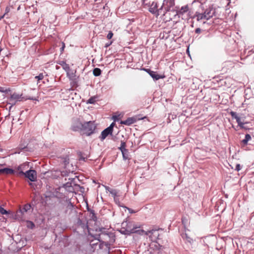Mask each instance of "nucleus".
I'll return each mask as SVG.
<instances>
[{
	"label": "nucleus",
	"instance_id": "1",
	"mask_svg": "<svg viewBox=\"0 0 254 254\" xmlns=\"http://www.w3.org/2000/svg\"><path fill=\"white\" fill-rule=\"evenodd\" d=\"M32 212L31 206L30 204H26L20 208L15 215L14 218L20 221H26Z\"/></svg>",
	"mask_w": 254,
	"mask_h": 254
},
{
	"label": "nucleus",
	"instance_id": "2",
	"mask_svg": "<svg viewBox=\"0 0 254 254\" xmlns=\"http://www.w3.org/2000/svg\"><path fill=\"white\" fill-rule=\"evenodd\" d=\"M96 127L94 121L85 122L82 131H84L87 135L89 136L94 132Z\"/></svg>",
	"mask_w": 254,
	"mask_h": 254
},
{
	"label": "nucleus",
	"instance_id": "3",
	"mask_svg": "<svg viewBox=\"0 0 254 254\" xmlns=\"http://www.w3.org/2000/svg\"><path fill=\"white\" fill-rule=\"evenodd\" d=\"M149 11L153 14H156L157 16L159 15H164L165 14L163 6L162 5L160 8H158L157 3L154 2H153L149 6Z\"/></svg>",
	"mask_w": 254,
	"mask_h": 254
},
{
	"label": "nucleus",
	"instance_id": "4",
	"mask_svg": "<svg viewBox=\"0 0 254 254\" xmlns=\"http://www.w3.org/2000/svg\"><path fill=\"white\" fill-rule=\"evenodd\" d=\"M219 8V7L215 8L213 6H209L208 8L205 9L204 12L210 19L213 16L218 17L220 15V14L218 13Z\"/></svg>",
	"mask_w": 254,
	"mask_h": 254
},
{
	"label": "nucleus",
	"instance_id": "5",
	"mask_svg": "<svg viewBox=\"0 0 254 254\" xmlns=\"http://www.w3.org/2000/svg\"><path fill=\"white\" fill-rule=\"evenodd\" d=\"M20 173L24 174L31 182L35 181L37 179V173L34 170H29L26 171L25 173L21 171Z\"/></svg>",
	"mask_w": 254,
	"mask_h": 254
},
{
	"label": "nucleus",
	"instance_id": "6",
	"mask_svg": "<svg viewBox=\"0 0 254 254\" xmlns=\"http://www.w3.org/2000/svg\"><path fill=\"white\" fill-rule=\"evenodd\" d=\"M190 12L189 13V17L192 19L196 18L197 21H199L200 20L205 19V20H209V19L207 17V16L205 14L204 11L203 12H199L198 11L195 12V14L193 16H191L190 14Z\"/></svg>",
	"mask_w": 254,
	"mask_h": 254
},
{
	"label": "nucleus",
	"instance_id": "7",
	"mask_svg": "<svg viewBox=\"0 0 254 254\" xmlns=\"http://www.w3.org/2000/svg\"><path fill=\"white\" fill-rule=\"evenodd\" d=\"M84 123H82L79 119H75L71 126V129L74 131L82 130Z\"/></svg>",
	"mask_w": 254,
	"mask_h": 254
},
{
	"label": "nucleus",
	"instance_id": "8",
	"mask_svg": "<svg viewBox=\"0 0 254 254\" xmlns=\"http://www.w3.org/2000/svg\"><path fill=\"white\" fill-rule=\"evenodd\" d=\"M175 5L174 0H164L162 6L165 14L167 11L171 10V8Z\"/></svg>",
	"mask_w": 254,
	"mask_h": 254
},
{
	"label": "nucleus",
	"instance_id": "9",
	"mask_svg": "<svg viewBox=\"0 0 254 254\" xmlns=\"http://www.w3.org/2000/svg\"><path fill=\"white\" fill-rule=\"evenodd\" d=\"M104 239L107 240L108 239L112 238L114 241H115V236L113 233H101L100 235H99L97 238L96 239L98 240L99 242H101L100 239Z\"/></svg>",
	"mask_w": 254,
	"mask_h": 254
},
{
	"label": "nucleus",
	"instance_id": "10",
	"mask_svg": "<svg viewBox=\"0 0 254 254\" xmlns=\"http://www.w3.org/2000/svg\"><path fill=\"white\" fill-rule=\"evenodd\" d=\"M136 227H133L132 228H125V227L123 226L122 229L120 230V233L124 235H129L132 233H134L136 232L135 229Z\"/></svg>",
	"mask_w": 254,
	"mask_h": 254
},
{
	"label": "nucleus",
	"instance_id": "11",
	"mask_svg": "<svg viewBox=\"0 0 254 254\" xmlns=\"http://www.w3.org/2000/svg\"><path fill=\"white\" fill-rule=\"evenodd\" d=\"M181 236L186 244H189L190 245H192L193 244L194 240L190 238L186 232L183 233L181 234Z\"/></svg>",
	"mask_w": 254,
	"mask_h": 254
},
{
	"label": "nucleus",
	"instance_id": "12",
	"mask_svg": "<svg viewBox=\"0 0 254 254\" xmlns=\"http://www.w3.org/2000/svg\"><path fill=\"white\" fill-rule=\"evenodd\" d=\"M112 133L113 131L109 129L108 127L106 128L101 132V135L100 136L101 140L103 141L109 135H112Z\"/></svg>",
	"mask_w": 254,
	"mask_h": 254
},
{
	"label": "nucleus",
	"instance_id": "13",
	"mask_svg": "<svg viewBox=\"0 0 254 254\" xmlns=\"http://www.w3.org/2000/svg\"><path fill=\"white\" fill-rule=\"evenodd\" d=\"M136 122V119L134 117H129L125 121H121L120 124L127 126H130Z\"/></svg>",
	"mask_w": 254,
	"mask_h": 254
},
{
	"label": "nucleus",
	"instance_id": "14",
	"mask_svg": "<svg viewBox=\"0 0 254 254\" xmlns=\"http://www.w3.org/2000/svg\"><path fill=\"white\" fill-rule=\"evenodd\" d=\"M63 68V69L66 72L67 76L69 75V71L70 70L69 66L64 61H61L59 63Z\"/></svg>",
	"mask_w": 254,
	"mask_h": 254
},
{
	"label": "nucleus",
	"instance_id": "15",
	"mask_svg": "<svg viewBox=\"0 0 254 254\" xmlns=\"http://www.w3.org/2000/svg\"><path fill=\"white\" fill-rule=\"evenodd\" d=\"M14 172V171L11 168H4L0 169V174L9 175L13 174Z\"/></svg>",
	"mask_w": 254,
	"mask_h": 254
},
{
	"label": "nucleus",
	"instance_id": "16",
	"mask_svg": "<svg viewBox=\"0 0 254 254\" xmlns=\"http://www.w3.org/2000/svg\"><path fill=\"white\" fill-rule=\"evenodd\" d=\"M21 96V95H19L16 93H14L11 95L9 98V101H15L16 102L18 101H20L21 100V99L22 98Z\"/></svg>",
	"mask_w": 254,
	"mask_h": 254
},
{
	"label": "nucleus",
	"instance_id": "17",
	"mask_svg": "<svg viewBox=\"0 0 254 254\" xmlns=\"http://www.w3.org/2000/svg\"><path fill=\"white\" fill-rule=\"evenodd\" d=\"M154 80L157 81L160 79H163L165 77V76L163 75L158 74L156 72L154 71L153 73L152 74V76H151Z\"/></svg>",
	"mask_w": 254,
	"mask_h": 254
},
{
	"label": "nucleus",
	"instance_id": "18",
	"mask_svg": "<svg viewBox=\"0 0 254 254\" xmlns=\"http://www.w3.org/2000/svg\"><path fill=\"white\" fill-rule=\"evenodd\" d=\"M252 139L251 136L249 134H246L245 135V138L242 140V143L244 145L248 144V142L249 140Z\"/></svg>",
	"mask_w": 254,
	"mask_h": 254
},
{
	"label": "nucleus",
	"instance_id": "19",
	"mask_svg": "<svg viewBox=\"0 0 254 254\" xmlns=\"http://www.w3.org/2000/svg\"><path fill=\"white\" fill-rule=\"evenodd\" d=\"M69 158L67 156H65L61 158V160L64 164V167L66 168L67 165L69 164Z\"/></svg>",
	"mask_w": 254,
	"mask_h": 254
},
{
	"label": "nucleus",
	"instance_id": "20",
	"mask_svg": "<svg viewBox=\"0 0 254 254\" xmlns=\"http://www.w3.org/2000/svg\"><path fill=\"white\" fill-rule=\"evenodd\" d=\"M146 235H153L155 236H159L157 230L152 229L151 230L147 231L145 232Z\"/></svg>",
	"mask_w": 254,
	"mask_h": 254
},
{
	"label": "nucleus",
	"instance_id": "21",
	"mask_svg": "<svg viewBox=\"0 0 254 254\" xmlns=\"http://www.w3.org/2000/svg\"><path fill=\"white\" fill-rule=\"evenodd\" d=\"M101 73V70L98 67L95 68L93 70V74L95 76H98Z\"/></svg>",
	"mask_w": 254,
	"mask_h": 254
},
{
	"label": "nucleus",
	"instance_id": "22",
	"mask_svg": "<svg viewBox=\"0 0 254 254\" xmlns=\"http://www.w3.org/2000/svg\"><path fill=\"white\" fill-rule=\"evenodd\" d=\"M126 143L124 141H121V146L119 148V149L121 150V151L122 152V151H126V150H127L126 148Z\"/></svg>",
	"mask_w": 254,
	"mask_h": 254
},
{
	"label": "nucleus",
	"instance_id": "23",
	"mask_svg": "<svg viewBox=\"0 0 254 254\" xmlns=\"http://www.w3.org/2000/svg\"><path fill=\"white\" fill-rule=\"evenodd\" d=\"M189 10L188 6L185 5L181 7L180 11L179 12L180 14H183L186 12H187Z\"/></svg>",
	"mask_w": 254,
	"mask_h": 254
},
{
	"label": "nucleus",
	"instance_id": "24",
	"mask_svg": "<svg viewBox=\"0 0 254 254\" xmlns=\"http://www.w3.org/2000/svg\"><path fill=\"white\" fill-rule=\"evenodd\" d=\"M90 217L94 221H96L97 220V218L94 210H91V212H90Z\"/></svg>",
	"mask_w": 254,
	"mask_h": 254
},
{
	"label": "nucleus",
	"instance_id": "25",
	"mask_svg": "<svg viewBox=\"0 0 254 254\" xmlns=\"http://www.w3.org/2000/svg\"><path fill=\"white\" fill-rule=\"evenodd\" d=\"M128 150H126V151H122V153L123 155V157L124 160H127L128 159Z\"/></svg>",
	"mask_w": 254,
	"mask_h": 254
},
{
	"label": "nucleus",
	"instance_id": "26",
	"mask_svg": "<svg viewBox=\"0 0 254 254\" xmlns=\"http://www.w3.org/2000/svg\"><path fill=\"white\" fill-rule=\"evenodd\" d=\"M74 207V205L70 200H68L66 206V208L69 210H72Z\"/></svg>",
	"mask_w": 254,
	"mask_h": 254
},
{
	"label": "nucleus",
	"instance_id": "27",
	"mask_svg": "<svg viewBox=\"0 0 254 254\" xmlns=\"http://www.w3.org/2000/svg\"><path fill=\"white\" fill-rule=\"evenodd\" d=\"M122 226H124V227L126 226L125 228H132L131 223L130 222H123L122 223Z\"/></svg>",
	"mask_w": 254,
	"mask_h": 254
},
{
	"label": "nucleus",
	"instance_id": "28",
	"mask_svg": "<svg viewBox=\"0 0 254 254\" xmlns=\"http://www.w3.org/2000/svg\"><path fill=\"white\" fill-rule=\"evenodd\" d=\"M110 193L112 194V195L113 196V197H116V196H117V194H118V191L116 190L115 189H112V190H110Z\"/></svg>",
	"mask_w": 254,
	"mask_h": 254
},
{
	"label": "nucleus",
	"instance_id": "29",
	"mask_svg": "<svg viewBox=\"0 0 254 254\" xmlns=\"http://www.w3.org/2000/svg\"><path fill=\"white\" fill-rule=\"evenodd\" d=\"M230 114L232 116V118L235 119V120H236L239 117L237 113L234 111H231L230 112Z\"/></svg>",
	"mask_w": 254,
	"mask_h": 254
},
{
	"label": "nucleus",
	"instance_id": "30",
	"mask_svg": "<svg viewBox=\"0 0 254 254\" xmlns=\"http://www.w3.org/2000/svg\"><path fill=\"white\" fill-rule=\"evenodd\" d=\"M0 213L1 214H7L9 212L4 209L1 206H0Z\"/></svg>",
	"mask_w": 254,
	"mask_h": 254
},
{
	"label": "nucleus",
	"instance_id": "31",
	"mask_svg": "<svg viewBox=\"0 0 254 254\" xmlns=\"http://www.w3.org/2000/svg\"><path fill=\"white\" fill-rule=\"evenodd\" d=\"M27 223L28 224L27 226L28 228L33 229L35 227V224L33 222L31 221H27Z\"/></svg>",
	"mask_w": 254,
	"mask_h": 254
},
{
	"label": "nucleus",
	"instance_id": "32",
	"mask_svg": "<svg viewBox=\"0 0 254 254\" xmlns=\"http://www.w3.org/2000/svg\"><path fill=\"white\" fill-rule=\"evenodd\" d=\"M44 78V75L43 73L39 74L38 75L35 77V79H37L38 81L43 79Z\"/></svg>",
	"mask_w": 254,
	"mask_h": 254
},
{
	"label": "nucleus",
	"instance_id": "33",
	"mask_svg": "<svg viewBox=\"0 0 254 254\" xmlns=\"http://www.w3.org/2000/svg\"><path fill=\"white\" fill-rule=\"evenodd\" d=\"M95 102V97H91L87 101V103H89V104H94Z\"/></svg>",
	"mask_w": 254,
	"mask_h": 254
},
{
	"label": "nucleus",
	"instance_id": "34",
	"mask_svg": "<svg viewBox=\"0 0 254 254\" xmlns=\"http://www.w3.org/2000/svg\"><path fill=\"white\" fill-rule=\"evenodd\" d=\"M70 173V171H68L67 170H63L62 171H61V175L63 176H68L69 173Z\"/></svg>",
	"mask_w": 254,
	"mask_h": 254
},
{
	"label": "nucleus",
	"instance_id": "35",
	"mask_svg": "<svg viewBox=\"0 0 254 254\" xmlns=\"http://www.w3.org/2000/svg\"><path fill=\"white\" fill-rule=\"evenodd\" d=\"M115 123L114 122H113L112 123H111V124L110 125L109 127H108V128L111 130L112 131H113V128H114V127L115 126Z\"/></svg>",
	"mask_w": 254,
	"mask_h": 254
},
{
	"label": "nucleus",
	"instance_id": "36",
	"mask_svg": "<svg viewBox=\"0 0 254 254\" xmlns=\"http://www.w3.org/2000/svg\"><path fill=\"white\" fill-rule=\"evenodd\" d=\"M113 33H112V32L111 31H110L107 36V38L108 39H111L112 37H113Z\"/></svg>",
	"mask_w": 254,
	"mask_h": 254
},
{
	"label": "nucleus",
	"instance_id": "37",
	"mask_svg": "<svg viewBox=\"0 0 254 254\" xmlns=\"http://www.w3.org/2000/svg\"><path fill=\"white\" fill-rule=\"evenodd\" d=\"M8 90L2 87H0V92L1 93H7Z\"/></svg>",
	"mask_w": 254,
	"mask_h": 254
},
{
	"label": "nucleus",
	"instance_id": "38",
	"mask_svg": "<svg viewBox=\"0 0 254 254\" xmlns=\"http://www.w3.org/2000/svg\"><path fill=\"white\" fill-rule=\"evenodd\" d=\"M16 103V102L15 101H11L9 100L8 104L11 105L10 108H12L14 105H15Z\"/></svg>",
	"mask_w": 254,
	"mask_h": 254
},
{
	"label": "nucleus",
	"instance_id": "39",
	"mask_svg": "<svg viewBox=\"0 0 254 254\" xmlns=\"http://www.w3.org/2000/svg\"><path fill=\"white\" fill-rule=\"evenodd\" d=\"M112 44V41H110V42H108L107 43H106L105 45V48H107L108 47H109L111 44Z\"/></svg>",
	"mask_w": 254,
	"mask_h": 254
},
{
	"label": "nucleus",
	"instance_id": "40",
	"mask_svg": "<svg viewBox=\"0 0 254 254\" xmlns=\"http://www.w3.org/2000/svg\"><path fill=\"white\" fill-rule=\"evenodd\" d=\"M241 169V166L239 164L236 165L235 170L239 171Z\"/></svg>",
	"mask_w": 254,
	"mask_h": 254
},
{
	"label": "nucleus",
	"instance_id": "41",
	"mask_svg": "<svg viewBox=\"0 0 254 254\" xmlns=\"http://www.w3.org/2000/svg\"><path fill=\"white\" fill-rule=\"evenodd\" d=\"M69 71H70V70ZM67 76L69 77V78H73L75 76V74L73 72H69V75Z\"/></svg>",
	"mask_w": 254,
	"mask_h": 254
},
{
	"label": "nucleus",
	"instance_id": "42",
	"mask_svg": "<svg viewBox=\"0 0 254 254\" xmlns=\"http://www.w3.org/2000/svg\"><path fill=\"white\" fill-rule=\"evenodd\" d=\"M201 31V29H200V28H196V29L195 30V32L196 33L199 34V33H200Z\"/></svg>",
	"mask_w": 254,
	"mask_h": 254
},
{
	"label": "nucleus",
	"instance_id": "43",
	"mask_svg": "<svg viewBox=\"0 0 254 254\" xmlns=\"http://www.w3.org/2000/svg\"><path fill=\"white\" fill-rule=\"evenodd\" d=\"M236 120L238 124L242 122L240 117H239Z\"/></svg>",
	"mask_w": 254,
	"mask_h": 254
},
{
	"label": "nucleus",
	"instance_id": "44",
	"mask_svg": "<svg viewBox=\"0 0 254 254\" xmlns=\"http://www.w3.org/2000/svg\"><path fill=\"white\" fill-rule=\"evenodd\" d=\"M244 124H245V123L241 122L238 125V126H239L241 128V127H243Z\"/></svg>",
	"mask_w": 254,
	"mask_h": 254
},
{
	"label": "nucleus",
	"instance_id": "45",
	"mask_svg": "<svg viewBox=\"0 0 254 254\" xmlns=\"http://www.w3.org/2000/svg\"><path fill=\"white\" fill-rule=\"evenodd\" d=\"M105 187V189L107 191H109L110 192V190H112V189H111L110 187H108V186H106Z\"/></svg>",
	"mask_w": 254,
	"mask_h": 254
},
{
	"label": "nucleus",
	"instance_id": "46",
	"mask_svg": "<svg viewBox=\"0 0 254 254\" xmlns=\"http://www.w3.org/2000/svg\"><path fill=\"white\" fill-rule=\"evenodd\" d=\"M64 47H65V45H64V43H63V46H62V48H61V52H63L64 50Z\"/></svg>",
	"mask_w": 254,
	"mask_h": 254
},
{
	"label": "nucleus",
	"instance_id": "47",
	"mask_svg": "<svg viewBox=\"0 0 254 254\" xmlns=\"http://www.w3.org/2000/svg\"><path fill=\"white\" fill-rule=\"evenodd\" d=\"M142 69H143V70H144V71H146V72H147L148 73H149V70H151V69H148V68H143Z\"/></svg>",
	"mask_w": 254,
	"mask_h": 254
},
{
	"label": "nucleus",
	"instance_id": "48",
	"mask_svg": "<svg viewBox=\"0 0 254 254\" xmlns=\"http://www.w3.org/2000/svg\"><path fill=\"white\" fill-rule=\"evenodd\" d=\"M149 73H148L149 74V75L150 76H152V74L153 73V72H154V71H152V70H149Z\"/></svg>",
	"mask_w": 254,
	"mask_h": 254
},
{
	"label": "nucleus",
	"instance_id": "49",
	"mask_svg": "<svg viewBox=\"0 0 254 254\" xmlns=\"http://www.w3.org/2000/svg\"><path fill=\"white\" fill-rule=\"evenodd\" d=\"M79 160H83V161H85V158L84 157H81L80 158H79Z\"/></svg>",
	"mask_w": 254,
	"mask_h": 254
},
{
	"label": "nucleus",
	"instance_id": "50",
	"mask_svg": "<svg viewBox=\"0 0 254 254\" xmlns=\"http://www.w3.org/2000/svg\"><path fill=\"white\" fill-rule=\"evenodd\" d=\"M82 227H83V228H84V227H85V228H87L88 227V226L87 224H86V225L83 224V225Z\"/></svg>",
	"mask_w": 254,
	"mask_h": 254
},
{
	"label": "nucleus",
	"instance_id": "51",
	"mask_svg": "<svg viewBox=\"0 0 254 254\" xmlns=\"http://www.w3.org/2000/svg\"><path fill=\"white\" fill-rule=\"evenodd\" d=\"M128 210H129V212L130 213H134V211H133L132 210H131V209H128Z\"/></svg>",
	"mask_w": 254,
	"mask_h": 254
},
{
	"label": "nucleus",
	"instance_id": "52",
	"mask_svg": "<svg viewBox=\"0 0 254 254\" xmlns=\"http://www.w3.org/2000/svg\"><path fill=\"white\" fill-rule=\"evenodd\" d=\"M91 210H93L92 209H91L87 207V211L89 212H91Z\"/></svg>",
	"mask_w": 254,
	"mask_h": 254
},
{
	"label": "nucleus",
	"instance_id": "53",
	"mask_svg": "<svg viewBox=\"0 0 254 254\" xmlns=\"http://www.w3.org/2000/svg\"><path fill=\"white\" fill-rule=\"evenodd\" d=\"M91 210H93L92 209H91L87 207V211L89 212H91Z\"/></svg>",
	"mask_w": 254,
	"mask_h": 254
},
{
	"label": "nucleus",
	"instance_id": "54",
	"mask_svg": "<svg viewBox=\"0 0 254 254\" xmlns=\"http://www.w3.org/2000/svg\"><path fill=\"white\" fill-rule=\"evenodd\" d=\"M241 128H242V129H247V128L246 127H245V126H244H244H243V127H241Z\"/></svg>",
	"mask_w": 254,
	"mask_h": 254
},
{
	"label": "nucleus",
	"instance_id": "55",
	"mask_svg": "<svg viewBox=\"0 0 254 254\" xmlns=\"http://www.w3.org/2000/svg\"><path fill=\"white\" fill-rule=\"evenodd\" d=\"M79 221H81V220H80V219H79V220H78V222L79 223Z\"/></svg>",
	"mask_w": 254,
	"mask_h": 254
},
{
	"label": "nucleus",
	"instance_id": "56",
	"mask_svg": "<svg viewBox=\"0 0 254 254\" xmlns=\"http://www.w3.org/2000/svg\"><path fill=\"white\" fill-rule=\"evenodd\" d=\"M12 108H10V106L9 107V110H11Z\"/></svg>",
	"mask_w": 254,
	"mask_h": 254
},
{
	"label": "nucleus",
	"instance_id": "57",
	"mask_svg": "<svg viewBox=\"0 0 254 254\" xmlns=\"http://www.w3.org/2000/svg\"><path fill=\"white\" fill-rule=\"evenodd\" d=\"M2 166V165L0 164V166Z\"/></svg>",
	"mask_w": 254,
	"mask_h": 254
}]
</instances>
